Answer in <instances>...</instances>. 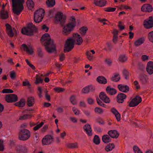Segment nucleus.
Instances as JSON below:
<instances>
[{
	"label": "nucleus",
	"mask_w": 153,
	"mask_h": 153,
	"mask_svg": "<svg viewBox=\"0 0 153 153\" xmlns=\"http://www.w3.org/2000/svg\"><path fill=\"white\" fill-rule=\"evenodd\" d=\"M153 10V8L151 5L149 4H145L142 7L141 10L143 12H151Z\"/></svg>",
	"instance_id": "obj_16"
},
{
	"label": "nucleus",
	"mask_w": 153,
	"mask_h": 153,
	"mask_svg": "<svg viewBox=\"0 0 153 153\" xmlns=\"http://www.w3.org/2000/svg\"><path fill=\"white\" fill-rule=\"evenodd\" d=\"M94 143L96 144H99L100 143V139L99 136L97 135L94 136L93 139Z\"/></svg>",
	"instance_id": "obj_41"
},
{
	"label": "nucleus",
	"mask_w": 153,
	"mask_h": 153,
	"mask_svg": "<svg viewBox=\"0 0 153 153\" xmlns=\"http://www.w3.org/2000/svg\"><path fill=\"white\" fill-rule=\"evenodd\" d=\"M34 102V99L32 97H29L27 99V104L29 106L33 105Z\"/></svg>",
	"instance_id": "obj_36"
},
{
	"label": "nucleus",
	"mask_w": 153,
	"mask_h": 153,
	"mask_svg": "<svg viewBox=\"0 0 153 153\" xmlns=\"http://www.w3.org/2000/svg\"><path fill=\"white\" fill-rule=\"evenodd\" d=\"M83 129L88 135L91 136L92 135V129L89 124H85L83 126Z\"/></svg>",
	"instance_id": "obj_18"
},
{
	"label": "nucleus",
	"mask_w": 153,
	"mask_h": 153,
	"mask_svg": "<svg viewBox=\"0 0 153 153\" xmlns=\"http://www.w3.org/2000/svg\"><path fill=\"white\" fill-rule=\"evenodd\" d=\"M144 41L143 38H141L136 40L134 43L135 46H138L141 45L143 43Z\"/></svg>",
	"instance_id": "obj_30"
},
{
	"label": "nucleus",
	"mask_w": 153,
	"mask_h": 153,
	"mask_svg": "<svg viewBox=\"0 0 153 153\" xmlns=\"http://www.w3.org/2000/svg\"><path fill=\"white\" fill-rule=\"evenodd\" d=\"M46 3L49 7H53L55 4V0H48L46 1Z\"/></svg>",
	"instance_id": "obj_37"
},
{
	"label": "nucleus",
	"mask_w": 153,
	"mask_h": 153,
	"mask_svg": "<svg viewBox=\"0 0 153 153\" xmlns=\"http://www.w3.org/2000/svg\"><path fill=\"white\" fill-rule=\"evenodd\" d=\"M6 29L8 34L10 37L14 36V33L11 26L8 24L6 25Z\"/></svg>",
	"instance_id": "obj_25"
},
{
	"label": "nucleus",
	"mask_w": 153,
	"mask_h": 153,
	"mask_svg": "<svg viewBox=\"0 0 153 153\" xmlns=\"http://www.w3.org/2000/svg\"><path fill=\"white\" fill-rule=\"evenodd\" d=\"M45 11L42 8L35 11L34 15V22L36 23H39L42 21L44 15Z\"/></svg>",
	"instance_id": "obj_6"
},
{
	"label": "nucleus",
	"mask_w": 153,
	"mask_h": 153,
	"mask_svg": "<svg viewBox=\"0 0 153 153\" xmlns=\"http://www.w3.org/2000/svg\"><path fill=\"white\" fill-rule=\"evenodd\" d=\"M37 52L39 56L42 57L44 56V52L42 48L40 47H38L37 49Z\"/></svg>",
	"instance_id": "obj_33"
},
{
	"label": "nucleus",
	"mask_w": 153,
	"mask_h": 153,
	"mask_svg": "<svg viewBox=\"0 0 153 153\" xmlns=\"http://www.w3.org/2000/svg\"><path fill=\"white\" fill-rule=\"evenodd\" d=\"M97 81L100 83L105 84L107 82V79L103 76H99L97 79Z\"/></svg>",
	"instance_id": "obj_29"
},
{
	"label": "nucleus",
	"mask_w": 153,
	"mask_h": 153,
	"mask_svg": "<svg viewBox=\"0 0 153 153\" xmlns=\"http://www.w3.org/2000/svg\"><path fill=\"white\" fill-rule=\"evenodd\" d=\"M37 93L39 98H41L42 97V90L40 87H38Z\"/></svg>",
	"instance_id": "obj_45"
},
{
	"label": "nucleus",
	"mask_w": 153,
	"mask_h": 153,
	"mask_svg": "<svg viewBox=\"0 0 153 153\" xmlns=\"http://www.w3.org/2000/svg\"><path fill=\"white\" fill-rule=\"evenodd\" d=\"M54 91L58 93L61 92H63L64 91V89L62 88H60L58 87H56L54 88Z\"/></svg>",
	"instance_id": "obj_51"
},
{
	"label": "nucleus",
	"mask_w": 153,
	"mask_h": 153,
	"mask_svg": "<svg viewBox=\"0 0 153 153\" xmlns=\"http://www.w3.org/2000/svg\"><path fill=\"white\" fill-rule=\"evenodd\" d=\"M94 130L97 132H101L102 131V129L100 127L95 126L94 127Z\"/></svg>",
	"instance_id": "obj_61"
},
{
	"label": "nucleus",
	"mask_w": 153,
	"mask_h": 153,
	"mask_svg": "<svg viewBox=\"0 0 153 153\" xmlns=\"http://www.w3.org/2000/svg\"><path fill=\"white\" fill-rule=\"evenodd\" d=\"M76 97L74 95H72L71 96L70 99V101L74 105H75L76 104V102L75 100Z\"/></svg>",
	"instance_id": "obj_46"
},
{
	"label": "nucleus",
	"mask_w": 153,
	"mask_h": 153,
	"mask_svg": "<svg viewBox=\"0 0 153 153\" xmlns=\"http://www.w3.org/2000/svg\"><path fill=\"white\" fill-rule=\"evenodd\" d=\"M44 124V123L43 122H42L40 123L39 124H38L35 126L33 128V129L35 131H36L38 130L40 128L41 126H42L43 124Z\"/></svg>",
	"instance_id": "obj_55"
},
{
	"label": "nucleus",
	"mask_w": 153,
	"mask_h": 153,
	"mask_svg": "<svg viewBox=\"0 0 153 153\" xmlns=\"http://www.w3.org/2000/svg\"><path fill=\"white\" fill-rule=\"evenodd\" d=\"M88 28L87 27H83L80 29L79 32L82 35H83L85 34Z\"/></svg>",
	"instance_id": "obj_39"
},
{
	"label": "nucleus",
	"mask_w": 153,
	"mask_h": 153,
	"mask_svg": "<svg viewBox=\"0 0 153 153\" xmlns=\"http://www.w3.org/2000/svg\"><path fill=\"white\" fill-rule=\"evenodd\" d=\"M148 38L150 42L153 43V31L149 33L148 34Z\"/></svg>",
	"instance_id": "obj_42"
},
{
	"label": "nucleus",
	"mask_w": 153,
	"mask_h": 153,
	"mask_svg": "<svg viewBox=\"0 0 153 153\" xmlns=\"http://www.w3.org/2000/svg\"><path fill=\"white\" fill-rule=\"evenodd\" d=\"M94 111L95 112L99 114H102L103 112V110L102 109L98 107H96L95 108Z\"/></svg>",
	"instance_id": "obj_57"
},
{
	"label": "nucleus",
	"mask_w": 153,
	"mask_h": 153,
	"mask_svg": "<svg viewBox=\"0 0 153 153\" xmlns=\"http://www.w3.org/2000/svg\"><path fill=\"white\" fill-rule=\"evenodd\" d=\"M26 4L28 7L30 9L33 7L34 6L33 2L32 0H27Z\"/></svg>",
	"instance_id": "obj_40"
},
{
	"label": "nucleus",
	"mask_w": 153,
	"mask_h": 153,
	"mask_svg": "<svg viewBox=\"0 0 153 153\" xmlns=\"http://www.w3.org/2000/svg\"><path fill=\"white\" fill-rule=\"evenodd\" d=\"M143 25L146 28L149 29L153 27V17L150 16L144 21Z\"/></svg>",
	"instance_id": "obj_10"
},
{
	"label": "nucleus",
	"mask_w": 153,
	"mask_h": 153,
	"mask_svg": "<svg viewBox=\"0 0 153 153\" xmlns=\"http://www.w3.org/2000/svg\"><path fill=\"white\" fill-rule=\"evenodd\" d=\"M114 147V145L113 144L109 143L105 147V150L107 151L111 150Z\"/></svg>",
	"instance_id": "obj_35"
},
{
	"label": "nucleus",
	"mask_w": 153,
	"mask_h": 153,
	"mask_svg": "<svg viewBox=\"0 0 153 153\" xmlns=\"http://www.w3.org/2000/svg\"><path fill=\"white\" fill-rule=\"evenodd\" d=\"M123 73V74L125 76V79H129V73L128 72L126 69H124Z\"/></svg>",
	"instance_id": "obj_49"
},
{
	"label": "nucleus",
	"mask_w": 153,
	"mask_h": 153,
	"mask_svg": "<svg viewBox=\"0 0 153 153\" xmlns=\"http://www.w3.org/2000/svg\"><path fill=\"white\" fill-rule=\"evenodd\" d=\"M102 141L104 143H108L111 141V138L109 136L107 135H104L102 137Z\"/></svg>",
	"instance_id": "obj_31"
},
{
	"label": "nucleus",
	"mask_w": 153,
	"mask_h": 153,
	"mask_svg": "<svg viewBox=\"0 0 153 153\" xmlns=\"http://www.w3.org/2000/svg\"><path fill=\"white\" fill-rule=\"evenodd\" d=\"M95 90V88L93 85H89L84 88L82 92L85 94H87L89 92H92Z\"/></svg>",
	"instance_id": "obj_17"
},
{
	"label": "nucleus",
	"mask_w": 153,
	"mask_h": 153,
	"mask_svg": "<svg viewBox=\"0 0 153 153\" xmlns=\"http://www.w3.org/2000/svg\"><path fill=\"white\" fill-rule=\"evenodd\" d=\"M16 150L17 153H24L25 151L26 148L22 145H19L16 147Z\"/></svg>",
	"instance_id": "obj_26"
},
{
	"label": "nucleus",
	"mask_w": 153,
	"mask_h": 153,
	"mask_svg": "<svg viewBox=\"0 0 153 153\" xmlns=\"http://www.w3.org/2000/svg\"><path fill=\"white\" fill-rule=\"evenodd\" d=\"M141 59L143 61H146L148 59V56L146 55H143L141 56Z\"/></svg>",
	"instance_id": "obj_62"
},
{
	"label": "nucleus",
	"mask_w": 153,
	"mask_h": 153,
	"mask_svg": "<svg viewBox=\"0 0 153 153\" xmlns=\"http://www.w3.org/2000/svg\"><path fill=\"white\" fill-rule=\"evenodd\" d=\"M54 20L56 23L58 24L59 22L60 25L63 26L65 22L66 18L62 12H59L55 15Z\"/></svg>",
	"instance_id": "obj_7"
},
{
	"label": "nucleus",
	"mask_w": 153,
	"mask_h": 153,
	"mask_svg": "<svg viewBox=\"0 0 153 153\" xmlns=\"http://www.w3.org/2000/svg\"><path fill=\"white\" fill-rule=\"evenodd\" d=\"M117 87L120 91L126 93L129 90V87L126 85L119 84L118 85Z\"/></svg>",
	"instance_id": "obj_19"
},
{
	"label": "nucleus",
	"mask_w": 153,
	"mask_h": 153,
	"mask_svg": "<svg viewBox=\"0 0 153 153\" xmlns=\"http://www.w3.org/2000/svg\"><path fill=\"white\" fill-rule=\"evenodd\" d=\"M30 135V132L28 130L22 129L19 134V139L21 140H26L29 138Z\"/></svg>",
	"instance_id": "obj_8"
},
{
	"label": "nucleus",
	"mask_w": 153,
	"mask_h": 153,
	"mask_svg": "<svg viewBox=\"0 0 153 153\" xmlns=\"http://www.w3.org/2000/svg\"><path fill=\"white\" fill-rule=\"evenodd\" d=\"M84 113L87 117H89L90 115L91 112L88 110H84L83 111Z\"/></svg>",
	"instance_id": "obj_60"
},
{
	"label": "nucleus",
	"mask_w": 153,
	"mask_h": 153,
	"mask_svg": "<svg viewBox=\"0 0 153 153\" xmlns=\"http://www.w3.org/2000/svg\"><path fill=\"white\" fill-rule=\"evenodd\" d=\"M139 78L140 82L143 84H146L148 81V77L144 74H141L140 75Z\"/></svg>",
	"instance_id": "obj_20"
},
{
	"label": "nucleus",
	"mask_w": 153,
	"mask_h": 153,
	"mask_svg": "<svg viewBox=\"0 0 153 153\" xmlns=\"http://www.w3.org/2000/svg\"><path fill=\"white\" fill-rule=\"evenodd\" d=\"M141 101V98L138 96H136L129 102L128 105L130 107H134L138 105Z\"/></svg>",
	"instance_id": "obj_9"
},
{
	"label": "nucleus",
	"mask_w": 153,
	"mask_h": 153,
	"mask_svg": "<svg viewBox=\"0 0 153 153\" xmlns=\"http://www.w3.org/2000/svg\"><path fill=\"white\" fill-rule=\"evenodd\" d=\"M87 57L89 60L90 61L92 60L93 59V56L92 55L91 53L89 51H87L86 52Z\"/></svg>",
	"instance_id": "obj_47"
},
{
	"label": "nucleus",
	"mask_w": 153,
	"mask_h": 153,
	"mask_svg": "<svg viewBox=\"0 0 153 153\" xmlns=\"http://www.w3.org/2000/svg\"><path fill=\"white\" fill-rule=\"evenodd\" d=\"M106 91L108 94L111 95H114L117 93L116 90L111 86H108L106 88Z\"/></svg>",
	"instance_id": "obj_24"
},
{
	"label": "nucleus",
	"mask_w": 153,
	"mask_h": 153,
	"mask_svg": "<svg viewBox=\"0 0 153 153\" xmlns=\"http://www.w3.org/2000/svg\"><path fill=\"white\" fill-rule=\"evenodd\" d=\"M13 10L16 14L19 15L24 8V0H12Z\"/></svg>",
	"instance_id": "obj_3"
},
{
	"label": "nucleus",
	"mask_w": 153,
	"mask_h": 153,
	"mask_svg": "<svg viewBox=\"0 0 153 153\" xmlns=\"http://www.w3.org/2000/svg\"><path fill=\"white\" fill-rule=\"evenodd\" d=\"M71 22L64 26L63 28V33L65 35H67L73 30L76 25V19L74 17L71 18Z\"/></svg>",
	"instance_id": "obj_4"
},
{
	"label": "nucleus",
	"mask_w": 153,
	"mask_h": 153,
	"mask_svg": "<svg viewBox=\"0 0 153 153\" xmlns=\"http://www.w3.org/2000/svg\"><path fill=\"white\" fill-rule=\"evenodd\" d=\"M120 79L119 74L118 73H115L111 78V80L113 81L117 82Z\"/></svg>",
	"instance_id": "obj_34"
},
{
	"label": "nucleus",
	"mask_w": 153,
	"mask_h": 153,
	"mask_svg": "<svg viewBox=\"0 0 153 153\" xmlns=\"http://www.w3.org/2000/svg\"><path fill=\"white\" fill-rule=\"evenodd\" d=\"M82 42V38L77 33L74 34L73 37L68 38L66 41L64 46V52L71 51L74 48L75 43L79 45Z\"/></svg>",
	"instance_id": "obj_1"
},
{
	"label": "nucleus",
	"mask_w": 153,
	"mask_h": 153,
	"mask_svg": "<svg viewBox=\"0 0 153 153\" xmlns=\"http://www.w3.org/2000/svg\"><path fill=\"white\" fill-rule=\"evenodd\" d=\"M116 10V8L115 7H107L105 8V11L108 12H113L114 11Z\"/></svg>",
	"instance_id": "obj_52"
},
{
	"label": "nucleus",
	"mask_w": 153,
	"mask_h": 153,
	"mask_svg": "<svg viewBox=\"0 0 153 153\" xmlns=\"http://www.w3.org/2000/svg\"><path fill=\"white\" fill-rule=\"evenodd\" d=\"M126 97V95L123 93L119 94L117 97V102L119 103H123Z\"/></svg>",
	"instance_id": "obj_21"
},
{
	"label": "nucleus",
	"mask_w": 153,
	"mask_h": 153,
	"mask_svg": "<svg viewBox=\"0 0 153 153\" xmlns=\"http://www.w3.org/2000/svg\"><path fill=\"white\" fill-rule=\"evenodd\" d=\"M15 105L16 106L20 107H23L25 105V102L24 100H21L19 102L16 103Z\"/></svg>",
	"instance_id": "obj_38"
},
{
	"label": "nucleus",
	"mask_w": 153,
	"mask_h": 153,
	"mask_svg": "<svg viewBox=\"0 0 153 153\" xmlns=\"http://www.w3.org/2000/svg\"><path fill=\"white\" fill-rule=\"evenodd\" d=\"M94 3L97 6L103 7L106 4V1L105 0H94Z\"/></svg>",
	"instance_id": "obj_23"
},
{
	"label": "nucleus",
	"mask_w": 153,
	"mask_h": 153,
	"mask_svg": "<svg viewBox=\"0 0 153 153\" xmlns=\"http://www.w3.org/2000/svg\"><path fill=\"white\" fill-rule=\"evenodd\" d=\"M22 47L24 51L27 52L29 54L31 55L33 53L34 51L33 48L31 45H29L27 46L25 44H23L22 45Z\"/></svg>",
	"instance_id": "obj_13"
},
{
	"label": "nucleus",
	"mask_w": 153,
	"mask_h": 153,
	"mask_svg": "<svg viewBox=\"0 0 153 153\" xmlns=\"http://www.w3.org/2000/svg\"><path fill=\"white\" fill-rule=\"evenodd\" d=\"M134 84L135 86V88L137 90L140 88V85H139L138 82L137 81H135L134 82Z\"/></svg>",
	"instance_id": "obj_59"
},
{
	"label": "nucleus",
	"mask_w": 153,
	"mask_h": 153,
	"mask_svg": "<svg viewBox=\"0 0 153 153\" xmlns=\"http://www.w3.org/2000/svg\"><path fill=\"white\" fill-rule=\"evenodd\" d=\"M111 111L114 115L117 121H119L120 120V115L118 111L114 108H112L111 109Z\"/></svg>",
	"instance_id": "obj_27"
},
{
	"label": "nucleus",
	"mask_w": 153,
	"mask_h": 153,
	"mask_svg": "<svg viewBox=\"0 0 153 153\" xmlns=\"http://www.w3.org/2000/svg\"><path fill=\"white\" fill-rule=\"evenodd\" d=\"M0 16L3 19H7L8 17V12L4 10H2L0 12Z\"/></svg>",
	"instance_id": "obj_28"
},
{
	"label": "nucleus",
	"mask_w": 153,
	"mask_h": 153,
	"mask_svg": "<svg viewBox=\"0 0 153 153\" xmlns=\"http://www.w3.org/2000/svg\"><path fill=\"white\" fill-rule=\"evenodd\" d=\"M41 42L45 46L46 49L49 53L55 51V47L53 41L50 38L49 34L46 33L43 35L41 40Z\"/></svg>",
	"instance_id": "obj_2"
},
{
	"label": "nucleus",
	"mask_w": 153,
	"mask_h": 153,
	"mask_svg": "<svg viewBox=\"0 0 153 153\" xmlns=\"http://www.w3.org/2000/svg\"><path fill=\"white\" fill-rule=\"evenodd\" d=\"M100 99L105 103H109L110 100L103 92H101L99 95Z\"/></svg>",
	"instance_id": "obj_14"
},
{
	"label": "nucleus",
	"mask_w": 153,
	"mask_h": 153,
	"mask_svg": "<svg viewBox=\"0 0 153 153\" xmlns=\"http://www.w3.org/2000/svg\"><path fill=\"white\" fill-rule=\"evenodd\" d=\"M30 114H25L22 116H21L19 117L20 120H24L26 119H29L31 117Z\"/></svg>",
	"instance_id": "obj_48"
},
{
	"label": "nucleus",
	"mask_w": 153,
	"mask_h": 153,
	"mask_svg": "<svg viewBox=\"0 0 153 153\" xmlns=\"http://www.w3.org/2000/svg\"><path fill=\"white\" fill-rule=\"evenodd\" d=\"M127 60L126 57L123 55H120L119 58V60L121 62H124Z\"/></svg>",
	"instance_id": "obj_44"
},
{
	"label": "nucleus",
	"mask_w": 153,
	"mask_h": 153,
	"mask_svg": "<svg viewBox=\"0 0 153 153\" xmlns=\"http://www.w3.org/2000/svg\"><path fill=\"white\" fill-rule=\"evenodd\" d=\"M133 150L134 153H142L140 149L136 146H134Z\"/></svg>",
	"instance_id": "obj_53"
},
{
	"label": "nucleus",
	"mask_w": 153,
	"mask_h": 153,
	"mask_svg": "<svg viewBox=\"0 0 153 153\" xmlns=\"http://www.w3.org/2000/svg\"><path fill=\"white\" fill-rule=\"evenodd\" d=\"M36 30L35 26L32 23H30L28 24L27 27H24L22 29V33L24 34L31 36L33 34V31Z\"/></svg>",
	"instance_id": "obj_5"
},
{
	"label": "nucleus",
	"mask_w": 153,
	"mask_h": 153,
	"mask_svg": "<svg viewBox=\"0 0 153 153\" xmlns=\"http://www.w3.org/2000/svg\"><path fill=\"white\" fill-rule=\"evenodd\" d=\"M56 111L59 113H62L63 112L64 110L61 107H59L56 109Z\"/></svg>",
	"instance_id": "obj_64"
},
{
	"label": "nucleus",
	"mask_w": 153,
	"mask_h": 153,
	"mask_svg": "<svg viewBox=\"0 0 153 153\" xmlns=\"http://www.w3.org/2000/svg\"><path fill=\"white\" fill-rule=\"evenodd\" d=\"M72 110L75 115H78L79 114V111L76 107H73L72 108Z\"/></svg>",
	"instance_id": "obj_56"
},
{
	"label": "nucleus",
	"mask_w": 153,
	"mask_h": 153,
	"mask_svg": "<svg viewBox=\"0 0 153 153\" xmlns=\"http://www.w3.org/2000/svg\"><path fill=\"white\" fill-rule=\"evenodd\" d=\"M97 101L98 104L102 107H104L105 105L99 98H97Z\"/></svg>",
	"instance_id": "obj_58"
},
{
	"label": "nucleus",
	"mask_w": 153,
	"mask_h": 153,
	"mask_svg": "<svg viewBox=\"0 0 153 153\" xmlns=\"http://www.w3.org/2000/svg\"><path fill=\"white\" fill-rule=\"evenodd\" d=\"M15 76L16 74L15 72L13 71H11L10 74V77L11 79H15Z\"/></svg>",
	"instance_id": "obj_63"
},
{
	"label": "nucleus",
	"mask_w": 153,
	"mask_h": 153,
	"mask_svg": "<svg viewBox=\"0 0 153 153\" xmlns=\"http://www.w3.org/2000/svg\"><path fill=\"white\" fill-rule=\"evenodd\" d=\"M6 101L9 102H14L18 100L17 96L13 94L7 95L5 97Z\"/></svg>",
	"instance_id": "obj_11"
},
{
	"label": "nucleus",
	"mask_w": 153,
	"mask_h": 153,
	"mask_svg": "<svg viewBox=\"0 0 153 153\" xmlns=\"http://www.w3.org/2000/svg\"><path fill=\"white\" fill-rule=\"evenodd\" d=\"M53 139L51 135H46L42 139V143L45 145H48L52 143Z\"/></svg>",
	"instance_id": "obj_12"
},
{
	"label": "nucleus",
	"mask_w": 153,
	"mask_h": 153,
	"mask_svg": "<svg viewBox=\"0 0 153 153\" xmlns=\"http://www.w3.org/2000/svg\"><path fill=\"white\" fill-rule=\"evenodd\" d=\"M43 81V80L41 77H39L37 75H36L35 82L36 84H38L40 83H42Z\"/></svg>",
	"instance_id": "obj_43"
},
{
	"label": "nucleus",
	"mask_w": 153,
	"mask_h": 153,
	"mask_svg": "<svg viewBox=\"0 0 153 153\" xmlns=\"http://www.w3.org/2000/svg\"><path fill=\"white\" fill-rule=\"evenodd\" d=\"M109 135L112 138H117L119 135L117 131L116 130H111L108 132Z\"/></svg>",
	"instance_id": "obj_22"
},
{
	"label": "nucleus",
	"mask_w": 153,
	"mask_h": 153,
	"mask_svg": "<svg viewBox=\"0 0 153 153\" xmlns=\"http://www.w3.org/2000/svg\"><path fill=\"white\" fill-rule=\"evenodd\" d=\"M146 70L148 73L150 75L153 73V62L149 61L147 64Z\"/></svg>",
	"instance_id": "obj_15"
},
{
	"label": "nucleus",
	"mask_w": 153,
	"mask_h": 153,
	"mask_svg": "<svg viewBox=\"0 0 153 153\" xmlns=\"http://www.w3.org/2000/svg\"><path fill=\"white\" fill-rule=\"evenodd\" d=\"M2 92L3 93H13V91L10 89H4L3 90Z\"/></svg>",
	"instance_id": "obj_54"
},
{
	"label": "nucleus",
	"mask_w": 153,
	"mask_h": 153,
	"mask_svg": "<svg viewBox=\"0 0 153 153\" xmlns=\"http://www.w3.org/2000/svg\"><path fill=\"white\" fill-rule=\"evenodd\" d=\"M67 146L70 149L76 148L78 147V145L77 143H70L67 144Z\"/></svg>",
	"instance_id": "obj_32"
},
{
	"label": "nucleus",
	"mask_w": 153,
	"mask_h": 153,
	"mask_svg": "<svg viewBox=\"0 0 153 153\" xmlns=\"http://www.w3.org/2000/svg\"><path fill=\"white\" fill-rule=\"evenodd\" d=\"M138 68L140 70L143 71L145 70V66L142 63H139L138 65Z\"/></svg>",
	"instance_id": "obj_50"
}]
</instances>
